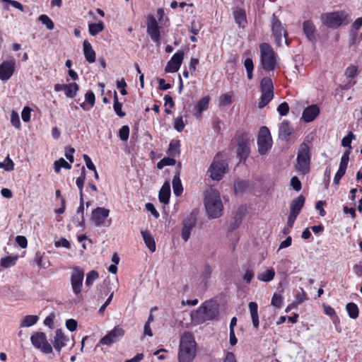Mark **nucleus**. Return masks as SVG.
I'll list each match as a JSON object with an SVG mask.
<instances>
[{"label":"nucleus","mask_w":362,"mask_h":362,"mask_svg":"<svg viewBox=\"0 0 362 362\" xmlns=\"http://www.w3.org/2000/svg\"><path fill=\"white\" fill-rule=\"evenodd\" d=\"M196 346L197 343L192 334L189 332L184 333L180 341L179 362H192L196 356Z\"/></svg>","instance_id":"nucleus-1"},{"label":"nucleus","mask_w":362,"mask_h":362,"mask_svg":"<svg viewBox=\"0 0 362 362\" xmlns=\"http://www.w3.org/2000/svg\"><path fill=\"white\" fill-rule=\"evenodd\" d=\"M204 206L207 214L211 218H216L221 216L223 206L219 192L213 189L207 191L204 197Z\"/></svg>","instance_id":"nucleus-2"},{"label":"nucleus","mask_w":362,"mask_h":362,"mask_svg":"<svg viewBox=\"0 0 362 362\" xmlns=\"http://www.w3.org/2000/svg\"><path fill=\"white\" fill-rule=\"evenodd\" d=\"M310 149L306 143H302L298 149L296 162L294 168L299 175H305L310 170Z\"/></svg>","instance_id":"nucleus-3"},{"label":"nucleus","mask_w":362,"mask_h":362,"mask_svg":"<svg viewBox=\"0 0 362 362\" xmlns=\"http://www.w3.org/2000/svg\"><path fill=\"white\" fill-rule=\"evenodd\" d=\"M261 52V63L266 71H272L276 64V54L268 43H262L259 46Z\"/></svg>","instance_id":"nucleus-4"},{"label":"nucleus","mask_w":362,"mask_h":362,"mask_svg":"<svg viewBox=\"0 0 362 362\" xmlns=\"http://www.w3.org/2000/svg\"><path fill=\"white\" fill-rule=\"evenodd\" d=\"M201 314L203 315L202 320L204 321L214 319L218 314L216 304L213 301L204 302L197 310L192 312V319L194 320L196 317Z\"/></svg>","instance_id":"nucleus-5"},{"label":"nucleus","mask_w":362,"mask_h":362,"mask_svg":"<svg viewBox=\"0 0 362 362\" xmlns=\"http://www.w3.org/2000/svg\"><path fill=\"white\" fill-rule=\"evenodd\" d=\"M271 27L272 35L277 45L281 46L283 36L285 39V43L288 46L290 42L288 40V33L275 14L272 15L271 19Z\"/></svg>","instance_id":"nucleus-6"},{"label":"nucleus","mask_w":362,"mask_h":362,"mask_svg":"<svg viewBox=\"0 0 362 362\" xmlns=\"http://www.w3.org/2000/svg\"><path fill=\"white\" fill-rule=\"evenodd\" d=\"M30 341L33 346L42 354H49L53 352V347L48 341L46 334L42 332H37L30 337Z\"/></svg>","instance_id":"nucleus-7"},{"label":"nucleus","mask_w":362,"mask_h":362,"mask_svg":"<svg viewBox=\"0 0 362 362\" xmlns=\"http://www.w3.org/2000/svg\"><path fill=\"white\" fill-rule=\"evenodd\" d=\"M227 167L228 164L226 162L221 160L219 156L217 155L210 165L207 173L212 180L219 181L226 174Z\"/></svg>","instance_id":"nucleus-8"},{"label":"nucleus","mask_w":362,"mask_h":362,"mask_svg":"<svg viewBox=\"0 0 362 362\" xmlns=\"http://www.w3.org/2000/svg\"><path fill=\"white\" fill-rule=\"evenodd\" d=\"M346 15L343 11L325 13L321 15L322 23L328 28H337L345 21Z\"/></svg>","instance_id":"nucleus-9"},{"label":"nucleus","mask_w":362,"mask_h":362,"mask_svg":"<svg viewBox=\"0 0 362 362\" xmlns=\"http://www.w3.org/2000/svg\"><path fill=\"white\" fill-rule=\"evenodd\" d=\"M251 138L247 134H242L238 138L237 155L240 162L245 163L250 153Z\"/></svg>","instance_id":"nucleus-10"},{"label":"nucleus","mask_w":362,"mask_h":362,"mask_svg":"<svg viewBox=\"0 0 362 362\" xmlns=\"http://www.w3.org/2000/svg\"><path fill=\"white\" fill-rule=\"evenodd\" d=\"M258 151L261 155H264L272 147V137L269 129L262 127L259 129L257 138Z\"/></svg>","instance_id":"nucleus-11"},{"label":"nucleus","mask_w":362,"mask_h":362,"mask_svg":"<svg viewBox=\"0 0 362 362\" xmlns=\"http://www.w3.org/2000/svg\"><path fill=\"white\" fill-rule=\"evenodd\" d=\"M110 214V210L104 207H97L91 214V221L96 226H108L110 221L106 224V218Z\"/></svg>","instance_id":"nucleus-12"},{"label":"nucleus","mask_w":362,"mask_h":362,"mask_svg":"<svg viewBox=\"0 0 362 362\" xmlns=\"http://www.w3.org/2000/svg\"><path fill=\"white\" fill-rule=\"evenodd\" d=\"M124 334V330L122 327H115L100 340L99 344L110 346L119 341Z\"/></svg>","instance_id":"nucleus-13"},{"label":"nucleus","mask_w":362,"mask_h":362,"mask_svg":"<svg viewBox=\"0 0 362 362\" xmlns=\"http://www.w3.org/2000/svg\"><path fill=\"white\" fill-rule=\"evenodd\" d=\"M84 273L79 267H75L71 276V283L73 292L78 295L81 291Z\"/></svg>","instance_id":"nucleus-14"},{"label":"nucleus","mask_w":362,"mask_h":362,"mask_svg":"<svg viewBox=\"0 0 362 362\" xmlns=\"http://www.w3.org/2000/svg\"><path fill=\"white\" fill-rule=\"evenodd\" d=\"M69 341V337L65 335L62 329H57L55 331V335L51 340V342L52 344L53 349H54L58 354H60L62 349L66 346Z\"/></svg>","instance_id":"nucleus-15"},{"label":"nucleus","mask_w":362,"mask_h":362,"mask_svg":"<svg viewBox=\"0 0 362 362\" xmlns=\"http://www.w3.org/2000/svg\"><path fill=\"white\" fill-rule=\"evenodd\" d=\"M183 59L184 52L182 50L177 52L173 56L171 59L168 62L165 68V71L168 73H173L177 71L182 64Z\"/></svg>","instance_id":"nucleus-16"},{"label":"nucleus","mask_w":362,"mask_h":362,"mask_svg":"<svg viewBox=\"0 0 362 362\" xmlns=\"http://www.w3.org/2000/svg\"><path fill=\"white\" fill-rule=\"evenodd\" d=\"M147 33L155 42L160 40V30L156 19L153 16H148L147 20Z\"/></svg>","instance_id":"nucleus-17"},{"label":"nucleus","mask_w":362,"mask_h":362,"mask_svg":"<svg viewBox=\"0 0 362 362\" xmlns=\"http://www.w3.org/2000/svg\"><path fill=\"white\" fill-rule=\"evenodd\" d=\"M303 30L308 40L312 43H315L318 38L319 34L315 25L311 21H305L303 23Z\"/></svg>","instance_id":"nucleus-18"},{"label":"nucleus","mask_w":362,"mask_h":362,"mask_svg":"<svg viewBox=\"0 0 362 362\" xmlns=\"http://www.w3.org/2000/svg\"><path fill=\"white\" fill-rule=\"evenodd\" d=\"M54 89L56 92L64 90L67 98H73L76 95L79 86L76 83H71L69 84L57 83L54 85Z\"/></svg>","instance_id":"nucleus-19"},{"label":"nucleus","mask_w":362,"mask_h":362,"mask_svg":"<svg viewBox=\"0 0 362 362\" xmlns=\"http://www.w3.org/2000/svg\"><path fill=\"white\" fill-rule=\"evenodd\" d=\"M15 69L13 61L4 62L0 64V79L7 81L13 75Z\"/></svg>","instance_id":"nucleus-20"},{"label":"nucleus","mask_w":362,"mask_h":362,"mask_svg":"<svg viewBox=\"0 0 362 362\" xmlns=\"http://www.w3.org/2000/svg\"><path fill=\"white\" fill-rule=\"evenodd\" d=\"M293 131L288 120H284L279 125V138L282 141H288Z\"/></svg>","instance_id":"nucleus-21"},{"label":"nucleus","mask_w":362,"mask_h":362,"mask_svg":"<svg viewBox=\"0 0 362 362\" xmlns=\"http://www.w3.org/2000/svg\"><path fill=\"white\" fill-rule=\"evenodd\" d=\"M320 113V109L316 105L306 107L303 112L302 118L306 122L313 121Z\"/></svg>","instance_id":"nucleus-22"},{"label":"nucleus","mask_w":362,"mask_h":362,"mask_svg":"<svg viewBox=\"0 0 362 362\" xmlns=\"http://www.w3.org/2000/svg\"><path fill=\"white\" fill-rule=\"evenodd\" d=\"M170 197V182H169V181H165L159 191V194H158L159 201L164 204H167L169 202Z\"/></svg>","instance_id":"nucleus-23"},{"label":"nucleus","mask_w":362,"mask_h":362,"mask_svg":"<svg viewBox=\"0 0 362 362\" xmlns=\"http://www.w3.org/2000/svg\"><path fill=\"white\" fill-rule=\"evenodd\" d=\"M305 200V197L301 194L295 198L291 203L290 213L298 215L304 206Z\"/></svg>","instance_id":"nucleus-24"},{"label":"nucleus","mask_w":362,"mask_h":362,"mask_svg":"<svg viewBox=\"0 0 362 362\" xmlns=\"http://www.w3.org/2000/svg\"><path fill=\"white\" fill-rule=\"evenodd\" d=\"M83 54L86 60L88 63H93L95 61V52L93 50L91 44L88 40H84L83 44Z\"/></svg>","instance_id":"nucleus-25"},{"label":"nucleus","mask_w":362,"mask_h":362,"mask_svg":"<svg viewBox=\"0 0 362 362\" xmlns=\"http://www.w3.org/2000/svg\"><path fill=\"white\" fill-rule=\"evenodd\" d=\"M253 327L256 329L259 327L258 305L255 302H250L248 304Z\"/></svg>","instance_id":"nucleus-26"},{"label":"nucleus","mask_w":362,"mask_h":362,"mask_svg":"<svg viewBox=\"0 0 362 362\" xmlns=\"http://www.w3.org/2000/svg\"><path fill=\"white\" fill-rule=\"evenodd\" d=\"M141 233L144 238V241L149 250L152 252H155L156 249V243L151 233L148 230H144L141 231Z\"/></svg>","instance_id":"nucleus-27"},{"label":"nucleus","mask_w":362,"mask_h":362,"mask_svg":"<svg viewBox=\"0 0 362 362\" xmlns=\"http://www.w3.org/2000/svg\"><path fill=\"white\" fill-rule=\"evenodd\" d=\"M173 193L177 197H179L180 195H181L183 192V187H182L181 180L180 178L179 170H177V172L174 175V177L173 180Z\"/></svg>","instance_id":"nucleus-28"},{"label":"nucleus","mask_w":362,"mask_h":362,"mask_svg":"<svg viewBox=\"0 0 362 362\" xmlns=\"http://www.w3.org/2000/svg\"><path fill=\"white\" fill-rule=\"evenodd\" d=\"M180 143L179 140H172L169 144L168 154L171 157H176L180 154Z\"/></svg>","instance_id":"nucleus-29"},{"label":"nucleus","mask_w":362,"mask_h":362,"mask_svg":"<svg viewBox=\"0 0 362 362\" xmlns=\"http://www.w3.org/2000/svg\"><path fill=\"white\" fill-rule=\"evenodd\" d=\"M275 272L274 269H267L266 271L259 273L257 279L264 282H269L274 279Z\"/></svg>","instance_id":"nucleus-30"},{"label":"nucleus","mask_w":362,"mask_h":362,"mask_svg":"<svg viewBox=\"0 0 362 362\" xmlns=\"http://www.w3.org/2000/svg\"><path fill=\"white\" fill-rule=\"evenodd\" d=\"M38 317L37 315H28L25 316L21 321L20 326L21 327H29L35 325L37 320Z\"/></svg>","instance_id":"nucleus-31"},{"label":"nucleus","mask_w":362,"mask_h":362,"mask_svg":"<svg viewBox=\"0 0 362 362\" xmlns=\"http://www.w3.org/2000/svg\"><path fill=\"white\" fill-rule=\"evenodd\" d=\"M346 310L351 319H356L358 317V308L354 303H349L346 305Z\"/></svg>","instance_id":"nucleus-32"},{"label":"nucleus","mask_w":362,"mask_h":362,"mask_svg":"<svg viewBox=\"0 0 362 362\" xmlns=\"http://www.w3.org/2000/svg\"><path fill=\"white\" fill-rule=\"evenodd\" d=\"M274 92H262L260 100L258 103L259 108L265 107L273 98Z\"/></svg>","instance_id":"nucleus-33"},{"label":"nucleus","mask_w":362,"mask_h":362,"mask_svg":"<svg viewBox=\"0 0 362 362\" xmlns=\"http://www.w3.org/2000/svg\"><path fill=\"white\" fill-rule=\"evenodd\" d=\"M261 92H274L272 81L268 77H264L260 83Z\"/></svg>","instance_id":"nucleus-34"},{"label":"nucleus","mask_w":362,"mask_h":362,"mask_svg":"<svg viewBox=\"0 0 362 362\" xmlns=\"http://www.w3.org/2000/svg\"><path fill=\"white\" fill-rule=\"evenodd\" d=\"M85 179H86V169H85V167L83 166L81 168V175L76 179V185L79 189L80 197H83V188Z\"/></svg>","instance_id":"nucleus-35"},{"label":"nucleus","mask_w":362,"mask_h":362,"mask_svg":"<svg viewBox=\"0 0 362 362\" xmlns=\"http://www.w3.org/2000/svg\"><path fill=\"white\" fill-rule=\"evenodd\" d=\"M209 103V97H204L202 99H200L196 106L197 110V116L201 115L202 112L204 110H206L208 108Z\"/></svg>","instance_id":"nucleus-36"},{"label":"nucleus","mask_w":362,"mask_h":362,"mask_svg":"<svg viewBox=\"0 0 362 362\" xmlns=\"http://www.w3.org/2000/svg\"><path fill=\"white\" fill-rule=\"evenodd\" d=\"M62 168L69 170L71 168V165L62 158L54 161V169L55 173H59Z\"/></svg>","instance_id":"nucleus-37"},{"label":"nucleus","mask_w":362,"mask_h":362,"mask_svg":"<svg viewBox=\"0 0 362 362\" xmlns=\"http://www.w3.org/2000/svg\"><path fill=\"white\" fill-rule=\"evenodd\" d=\"M234 18L235 22L240 25L243 27V23H245L246 18H245V11L241 9L238 8L234 11Z\"/></svg>","instance_id":"nucleus-38"},{"label":"nucleus","mask_w":362,"mask_h":362,"mask_svg":"<svg viewBox=\"0 0 362 362\" xmlns=\"http://www.w3.org/2000/svg\"><path fill=\"white\" fill-rule=\"evenodd\" d=\"M88 28L90 34L93 36H95L104 29V24L103 22H100L98 23H90L88 25Z\"/></svg>","instance_id":"nucleus-39"},{"label":"nucleus","mask_w":362,"mask_h":362,"mask_svg":"<svg viewBox=\"0 0 362 362\" xmlns=\"http://www.w3.org/2000/svg\"><path fill=\"white\" fill-rule=\"evenodd\" d=\"M196 223H197L196 216L194 214H190L187 215V216L185 218L182 223H183V226L188 228L193 229V228L196 225Z\"/></svg>","instance_id":"nucleus-40"},{"label":"nucleus","mask_w":362,"mask_h":362,"mask_svg":"<svg viewBox=\"0 0 362 362\" xmlns=\"http://www.w3.org/2000/svg\"><path fill=\"white\" fill-rule=\"evenodd\" d=\"M244 66L246 69L248 79L251 80L252 78V72L254 69L252 59L251 58H247L244 62Z\"/></svg>","instance_id":"nucleus-41"},{"label":"nucleus","mask_w":362,"mask_h":362,"mask_svg":"<svg viewBox=\"0 0 362 362\" xmlns=\"http://www.w3.org/2000/svg\"><path fill=\"white\" fill-rule=\"evenodd\" d=\"M39 21L45 25L48 30H53L54 28V24L53 21L50 19V18L45 15L42 14L39 16Z\"/></svg>","instance_id":"nucleus-42"},{"label":"nucleus","mask_w":362,"mask_h":362,"mask_svg":"<svg viewBox=\"0 0 362 362\" xmlns=\"http://www.w3.org/2000/svg\"><path fill=\"white\" fill-rule=\"evenodd\" d=\"M0 168H4L6 171H11L14 168L13 160L7 156L4 162L0 163Z\"/></svg>","instance_id":"nucleus-43"},{"label":"nucleus","mask_w":362,"mask_h":362,"mask_svg":"<svg viewBox=\"0 0 362 362\" xmlns=\"http://www.w3.org/2000/svg\"><path fill=\"white\" fill-rule=\"evenodd\" d=\"M17 258L13 257H6L1 260V265L5 268L11 267L16 264Z\"/></svg>","instance_id":"nucleus-44"},{"label":"nucleus","mask_w":362,"mask_h":362,"mask_svg":"<svg viewBox=\"0 0 362 362\" xmlns=\"http://www.w3.org/2000/svg\"><path fill=\"white\" fill-rule=\"evenodd\" d=\"M349 155H350V151L346 150L343 156H341L339 168L340 169L346 170L347 168L348 163L349 160Z\"/></svg>","instance_id":"nucleus-45"},{"label":"nucleus","mask_w":362,"mask_h":362,"mask_svg":"<svg viewBox=\"0 0 362 362\" xmlns=\"http://www.w3.org/2000/svg\"><path fill=\"white\" fill-rule=\"evenodd\" d=\"M98 273L96 271H90L86 275V285L87 286H91L93 284L94 281L98 279Z\"/></svg>","instance_id":"nucleus-46"},{"label":"nucleus","mask_w":362,"mask_h":362,"mask_svg":"<svg viewBox=\"0 0 362 362\" xmlns=\"http://www.w3.org/2000/svg\"><path fill=\"white\" fill-rule=\"evenodd\" d=\"M243 217V213L241 209H239L236 212V214H235V215L234 216L235 221L232 223V226H231V229L232 230H234V229L237 228L240 226V223L242 221Z\"/></svg>","instance_id":"nucleus-47"},{"label":"nucleus","mask_w":362,"mask_h":362,"mask_svg":"<svg viewBox=\"0 0 362 362\" xmlns=\"http://www.w3.org/2000/svg\"><path fill=\"white\" fill-rule=\"evenodd\" d=\"M84 201L83 197H80V204L79 206L77 209V214H81V218H78V225L82 226L84 223V217H83V210H84Z\"/></svg>","instance_id":"nucleus-48"},{"label":"nucleus","mask_w":362,"mask_h":362,"mask_svg":"<svg viewBox=\"0 0 362 362\" xmlns=\"http://www.w3.org/2000/svg\"><path fill=\"white\" fill-rule=\"evenodd\" d=\"M129 135V127L124 125L119 131V136L122 141H127Z\"/></svg>","instance_id":"nucleus-49"},{"label":"nucleus","mask_w":362,"mask_h":362,"mask_svg":"<svg viewBox=\"0 0 362 362\" xmlns=\"http://www.w3.org/2000/svg\"><path fill=\"white\" fill-rule=\"evenodd\" d=\"M290 185L293 187V189L296 192H299L301 189L302 184L297 176H293L291 177Z\"/></svg>","instance_id":"nucleus-50"},{"label":"nucleus","mask_w":362,"mask_h":362,"mask_svg":"<svg viewBox=\"0 0 362 362\" xmlns=\"http://www.w3.org/2000/svg\"><path fill=\"white\" fill-rule=\"evenodd\" d=\"M11 122L16 128L19 129L21 127L19 115L18 112L14 110H13L11 114Z\"/></svg>","instance_id":"nucleus-51"},{"label":"nucleus","mask_w":362,"mask_h":362,"mask_svg":"<svg viewBox=\"0 0 362 362\" xmlns=\"http://www.w3.org/2000/svg\"><path fill=\"white\" fill-rule=\"evenodd\" d=\"M354 138V134L350 132L347 136L342 139L341 146H343L344 147H349V148H351V140Z\"/></svg>","instance_id":"nucleus-52"},{"label":"nucleus","mask_w":362,"mask_h":362,"mask_svg":"<svg viewBox=\"0 0 362 362\" xmlns=\"http://www.w3.org/2000/svg\"><path fill=\"white\" fill-rule=\"evenodd\" d=\"M277 111L281 116H285L289 111V105L286 102L281 103L277 107Z\"/></svg>","instance_id":"nucleus-53"},{"label":"nucleus","mask_w":362,"mask_h":362,"mask_svg":"<svg viewBox=\"0 0 362 362\" xmlns=\"http://www.w3.org/2000/svg\"><path fill=\"white\" fill-rule=\"evenodd\" d=\"M247 184L245 181H237L234 184V189L235 193L242 192L247 187Z\"/></svg>","instance_id":"nucleus-54"},{"label":"nucleus","mask_w":362,"mask_h":362,"mask_svg":"<svg viewBox=\"0 0 362 362\" xmlns=\"http://www.w3.org/2000/svg\"><path fill=\"white\" fill-rule=\"evenodd\" d=\"M85 99L88 104L90 105V107L94 106L95 98L93 91L88 90L85 95Z\"/></svg>","instance_id":"nucleus-55"},{"label":"nucleus","mask_w":362,"mask_h":362,"mask_svg":"<svg viewBox=\"0 0 362 362\" xmlns=\"http://www.w3.org/2000/svg\"><path fill=\"white\" fill-rule=\"evenodd\" d=\"M174 127L178 132H181L184 129L185 123L182 117H177L175 119Z\"/></svg>","instance_id":"nucleus-56"},{"label":"nucleus","mask_w":362,"mask_h":362,"mask_svg":"<svg viewBox=\"0 0 362 362\" xmlns=\"http://www.w3.org/2000/svg\"><path fill=\"white\" fill-rule=\"evenodd\" d=\"M283 303V298L281 296L274 294L272 299V305L276 308H281Z\"/></svg>","instance_id":"nucleus-57"},{"label":"nucleus","mask_w":362,"mask_h":362,"mask_svg":"<svg viewBox=\"0 0 362 362\" xmlns=\"http://www.w3.org/2000/svg\"><path fill=\"white\" fill-rule=\"evenodd\" d=\"M31 109L29 107H25L21 112V117L23 122H28L30 119Z\"/></svg>","instance_id":"nucleus-58"},{"label":"nucleus","mask_w":362,"mask_h":362,"mask_svg":"<svg viewBox=\"0 0 362 362\" xmlns=\"http://www.w3.org/2000/svg\"><path fill=\"white\" fill-rule=\"evenodd\" d=\"M358 68L354 65H350L346 70L345 74L349 78L355 76L357 74Z\"/></svg>","instance_id":"nucleus-59"},{"label":"nucleus","mask_w":362,"mask_h":362,"mask_svg":"<svg viewBox=\"0 0 362 362\" xmlns=\"http://www.w3.org/2000/svg\"><path fill=\"white\" fill-rule=\"evenodd\" d=\"M146 209L151 212V214L156 218H158L159 217V213L156 209L154 205L152 203H146L145 205Z\"/></svg>","instance_id":"nucleus-60"},{"label":"nucleus","mask_w":362,"mask_h":362,"mask_svg":"<svg viewBox=\"0 0 362 362\" xmlns=\"http://www.w3.org/2000/svg\"><path fill=\"white\" fill-rule=\"evenodd\" d=\"M77 325H78V323H77L76 320H75L74 319H69L66 321V328L71 332H74L76 329Z\"/></svg>","instance_id":"nucleus-61"},{"label":"nucleus","mask_w":362,"mask_h":362,"mask_svg":"<svg viewBox=\"0 0 362 362\" xmlns=\"http://www.w3.org/2000/svg\"><path fill=\"white\" fill-rule=\"evenodd\" d=\"M54 245L57 247H64L69 249L71 247L70 243L64 238H62L59 240L56 241Z\"/></svg>","instance_id":"nucleus-62"},{"label":"nucleus","mask_w":362,"mask_h":362,"mask_svg":"<svg viewBox=\"0 0 362 362\" xmlns=\"http://www.w3.org/2000/svg\"><path fill=\"white\" fill-rule=\"evenodd\" d=\"M16 241L18 243V245L22 248H25L27 247L28 241L25 236L18 235L16 238Z\"/></svg>","instance_id":"nucleus-63"},{"label":"nucleus","mask_w":362,"mask_h":362,"mask_svg":"<svg viewBox=\"0 0 362 362\" xmlns=\"http://www.w3.org/2000/svg\"><path fill=\"white\" fill-rule=\"evenodd\" d=\"M296 301L298 304L302 303L303 302H304L305 300L308 299L307 295L302 288H300V292H299L296 295Z\"/></svg>","instance_id":"nucleus-64"}]
</instances>
